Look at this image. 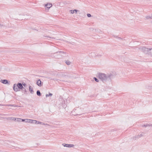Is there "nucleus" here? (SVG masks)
<instances>
[{
	"label": "nucleus",
	"instance_id": "f257e3e1",
	"mask_svg": "<svg viewBox=\"0 0 152 152\" xmlns=\"http://www.w3.org/2000/svg\"><path fill=\"white\" fill-rule=\"evenodd\" d=\"M99 77L102 81L110 79V75H107L103 73H99L98 75Z\"/></svg>",
	"mask_w": 152,
	"mask_h": 152
},
{
	"label": "nucleus",
	"instance_id": "f03ea898",
	"mask_svg": "<svg viewBox=\"0 0 152 152\" xmlns=\"http://www.w3.org/2000/svg\"><path fill=\"white\" fill-rule=\"evenodd\" d=\"M140 50L142 51L145 54H149V49L145 47H143L140 48Z\"/></svg>",
	"mask_w": 152,
	"mask_h": 152
},
{
	"label": "nucleus",
	"instance_id": "7ed1b4c3",
	"mask_svg": "<svg viewBox=\"0 0 152 152\" xmlns=\"http://www.w3.org/2000/svg\"><path fill=\"white\" fill-rule=\"evenodd\" d=\"M62 145L65 147L70 148L73 147L74 146V145L73 144H69L66 143H63L62 144Z\"/></svg>",
	"mask_w": 152,
	"mask_h": 152
},
{
	"label": "nucleus",
	"instance_id": "20e7f679",
	"mask_svg": "<svg viewBox=\"0 0 152 152\" xmlns=\"http://www.w3.org/2000/svg\"><path fill=\"white\" fill-rule=\"evenodd\" d=\"M13 88L14 90L15 91H19V90L17 86V85L16 84H14V85Z\"/></svg>",
	"mask_w": 152,
	"mask_h": 152
},
{
	"label": "nucleus",
	"instance_id": "39448f33",
	"mask_svg": "<svg viewBox=\"0 0 152 152\" xmlns=\"http://www.w3.org/2000/svg\"><path fill=\"white\" fill-rule=\"evenodd\" d=\"M17 86L19 89H21L23 88H23V85L22 84L20 83H18L17 84Z\"/></svg>",
	"mask_w": 152,
	"mask_h": 152
},
{
	"label": "nucleus",
	"instance_id": "423d86ee",
	"mask_svg": "<svg viewBox=\"0 0 152 152\" xmlns=\"http://www.w3.org/2000/svg\"><path fill=\"white\" fill-rule=\"evenodd\" d=\"M52 6V4H51L48 3L47 4H45V7H46L48 8H50Z\"/></svg>",
	"mask_w": 152,
	"mask_h": 152
},
{
	"label": "nucleus",
	"instance_id": "0eeeda50",
	"mask_svg": "<svg viewBox=\"0 0 152 152\" xmlns=\"http://www.w3.org/2000/svg\"><path fill=\"white\" fill-rule=\"evenodd\" d=\"M79 11L77 10H70L69 11L70 12V13L71 14H73L74 12L75 13H77V12H78Z\"/></svg>",
	"mask_w": 152,
	"mask_h": 152
},
{
	"label": "nucleus",
	"instance_id": "6e6552de",
	"mask_svg": "<svg viewBox=\"0 0 152 152\" xmlns=\"http://www.w3.org/2000/svg\"><path fill=\"white\" fill-rule=\"evenodd\" d=\"M1 82L4 84H7L8 83L7 80H1Z\"/></svg>",
	"mask_w": 152,
	"mask_h": 152
},
{
	"label": "nucleus",
	"instance_id": "1a4fd4ad",
	"mask_svg": "<svg viewBox=\"0 0 152 152\" xmlns=\"http://www.w3.org/2000/svg\"><path fill=\"white\" fill-rule=\"evenodd\" d=\"M37 84L38 86H42L41 82L40 80H39L37 82Z\"/></svg>",
	"mask_w": 152,
	"mask_h": 152
},
{
	"label": "nucleus",
	"instance_id": "9d476101",
	"mask_svg": "<svg viewBox=\"0 0 152 152\" xmlns=\"http://www.w3.org/2000/svg\"><path fill=\"white\" fill-rule=\"evenodd\" d=\"M6 119L9 120H15V118L13 117L5 118Z\"/></svg>",
	"mask_w": 152,
	"mask_h": 152
},
{
	"label": "nucleus",
	"instance_id": "9b49d317",
	"mask_svg": "<svg viewBox=\"0 0 152 152\" xmlns=\"http://www.w3.org/2000/svg\"><path fill=\"white\" fill-rule=\"evenodd\" d=\"M29 90L31 94H33L34 92L33 90V88L30 86L29 87Z\"/></svg>",
	"mask_w": 152,
	"mask_h": 152
},
{
	"label": "nucleus",
	"instance_id": "f8f14e48",
	"mask_svg": "<svg viewBox=\"0 0 152 152\" xmlns=\"http://www.w3.org/2000/svg\"><path fill=\"white\" fill-rule=\"evenodd\" d=\"M143 135V134L142 133H141L137 135V136H136L135 138H138L141 137H142Z\"/></svg>",
	"mask_w": 152,
	"mask_h": 152
},
{
	"label": "nucleus",
	"instance_id": "ddd939ff",
	"mask_svg": "<svg viewBox=\"0 0 152 152\" xmlns=\"http://www.w3.org/2000/svg\"><path fill=\"white\" fill-rule=\"evenodd\" d=\"M14 144L13 142H9L8 143H7V144H8V147H11V146H12V145H13L14 144Z\"/></svg>",
	"mask_w": 152,
	"mask_h": 152
},
{
	"label": "nucleus",
	"instance_id": "4468645a",
	"mask_svg": "<svg viewBox=\"0 0 152 152\" xmlns=\"http://www.w3.org/2000/svg\"><path fill=\"white\" fill-rule=\"evenodd\" d=\"M145 18L146 19H152V15L151 16H146L145 17Z\"/></svg>",
	"mask_w": 152,
	"mask_h": 152
},
{
	"label": "nucleus",
	"instance_id": "2eb2a0df",
	"mask_svg": "<svg viewBox=\"0 0 152 152\" xmlns=\"http://www.w3.org/2000/svg\"><path fill=\"white\" fill-rule=\"evenodd\" d=\"M7 106L11 107H19V106L15 105L13 104H7Z\"/></svg>",
	"mask_w": 152,
	"mask_h": 152
},
{
	"label": "nucleus",
	"instance_id": "dca6fc26",
	"mask_svg": "<svg viewBox=\"0 0 152 152\" xmlns=\"http://www.w3.org/2000/svg\"><path fill=\"white\" fill-rule=\"evenodd\" d=\"M21 120L22 119L21 118H15V121H16L18 122H20L21 121Z\"/></svg>",
	"mask_w": 152,
	"mask_h": 152
},
{
	"label": "nucleus",
	"instance_id": "f3484780",
	"mask_svg": "<svg viewBox=\"0 0 152 152\" xmlns=\"http://www.w3.org/2000/svg\"><path fill=\"white\" fill-rule=\"evenodd\" d=\"M150 126H152V124H146L145 125H143L142 126L145 127Z\"/></svg>",
	"mask_w": 152,
	"mask_h": 152
},
{
	"label": "nucleus",
	"instance_id": "a211bd4d",
	"mask_svg": "<svg viewBox=\"0 0 152 152\" xmlns=\"http://www.w3.org/2000/svg\"><path fill=\"white\" fill-rule=\"evenodd\" d=\"M102 55L103 54L102 53L99 54H97L96 55V57H100L102 56Z\"/></svg>",
	"mask_w": 152,
	"mask_h": 152
},
{
	"label": "nucleus",
	"instance_id": "6ab92c4d",
	"mask_svg": "<svg viewBox=\"0 0 152 152\" xmlns=\"http://www.w3.org/2000/svg\"><path fill=\"white\" fill-rule=\"evenodd\" d=\"M36 124H42V125H45V124H44L43 122H40L39 121H37V122L36 123Z\"/></svg>",
	"mask_w": 152,
	"mask_h": 152
},
{
	"label": "nucleus",
	"instance_id": "aec40b11",
	"mask_svg": "<svg viewBox=\"0 0 152 152\" xmlns=\"http://www.w3.org/2000/svg\"><path fill=\"white\" fill-rule=\"evenodd\" d=\"M31 120L29 119H26V122L31 123Z\"/></svg>",
	"mask_w": 152,
	"mask_h": 152
},
{
	"label": "nucleus",
	"instance_id": "412c9836",
	"mask_svg": "<svg viewBox=\"0 0 152 152\" xmlns=\"http://www.w3.org/2000/svg\"><path fill=\"white\" fill-rule=\"evenodd\" d=\"M37 94L38 96H40L41 95L40 92L39 90H37Z\"/></svg>",
	"mask_w": 152,
	"mask_h": 152
},
{
	"label": "nucleus",
	"instance_id": "4be33fe9",
	"mask_svg": "<svg viewBox=\"0 0 152 152\" xmlns=\"http://www.w3.org/2000/svg\"><path fill=\"white\" fill-rule=\"evenodd\" d=\"M70 62L68 60L66 61V63L67 65H69L70 64Z\"/></svg>",
	"mask_w": 152,
	"mask_h": 152
},
{
	"label": "nucleus",
	"instance_id": "5701e85b",
	"mask_svg": "<svg viewBox=\"0 0 152 152\" xmlns=\"http://www.w3.org/2000/svg\"><path fill=\"white\" fill-rule=\"evenodd\" d=\"M31 123H33V124H36V123L37 122V121L35 120H31Z\"/></svg>",
	"mask_w": 152,
	"mask_h": 152
},
{
	"label": "nucleus",
	"instance_id": "b1692460",
	"mask_svg": "<svg viewBox=\"0 0 152 152\" xmlns=\"http://www.w3.org/2000/svg\"><path fill=\"white\" fill-rule=\"evenodd\" d=\"M52 95H53V94H52L50 93L48 94H46V97H47L49 96H52Z\"/></svg>",
	"mask_w": 152,
	"mask_h": 152
},
{
	"label": "nucleus",
	"instance_id": "393cba45",
	"mask_svg": "<svg viewBox=\"0 0 152 152\" xmlns=\"http://www.w3.org/2000/svg\"><path fill=\"white\" fill-rule=\"evenodd\" d=\"M149 53L151 54H152V48L149 49Z\"/></svg>",
	"mask_w": 152,
	"mask_h": 152
},
{
	"label": "nucleus",
	"instance_id": "a878e982",
	"mask_svg": "<svg viewBox=\"0 0 152 152\" xmlns=\"http://www.w3.org/2000/svg\"><path fill=\"white\" fill-rule=\"evenodd\" d=\"M95 80L96 81V82H99V80L98 79H97V78H96V77H94V78Z\"/></svg>",
	"mask_w": 152,
	"mask_h": 152
},
{
	"label": "nucleus",
	"instance_id": "bb28decb",
	"mask_svg": "<svg viewBox=\"0 0 152 152\" xmlns=\"http://www.w3.org/2000/svg\"><path fill=\"white\" fill-rule=\"evenodd\" d=\"M87 15L88 17H91V15L90 14L88 13L87 14Z\"/></svg>",
	"mask_w": 152,
	"mask_h": 152
},
{
	"label": "nucleus",
	"instance_id": "cd10ccee",
	"mask_svg": "<svg viewBox=\"0 0 152 152\" xmlns=\"http://www.w3.org/2000/svg\"><path fill=\"white\" fill-rule=\"evenodd\" d=\"M26 121V119H22V120H21V121H23V122L24 121Z\"/></svg>",
	"mask_w": 152,
	"mask_h": 152
},
{
	"label": "nucleus",
	"instance_id": "c85d7f7f",
	"mask_svg": "<svg viewBox=\"0 0 152 152\" xmlns=\"http://www.w3.org/2000/svg\"><path fill=\"white\" fill-rule=\"evenodd\" d=\"M23 86H25H25H26V83H24V84H23Z\"/></svg>",
	"mask_w": 152,
	"mask_h": 152
},
{
	"label": "nucleus",
	"instance_id": "c756f323",
	"mask_svg": "<svg viewBox=\"0 0 152 152\" xmlns=\"http://www.w3.org/2000/svg\"><path fill=\"white\" fill-rule=\"evenodd\" d=\"M59 53H63L64 54V52H62V51H59Z\"/></svg>",
	"mask_w": 152,
	"mask_h": 152
},
{
	"label": "nucleus",
	"instance_id": "7c9ffc66",
	"mask_svg": "<svg viewBox=\"0 0 152 152\" xmlns=\"http://www.w3.org/2000/svg\"><path fill=\"white\" fill-rule=\"evenodd\" d=\"M118 39H121V38L120 37H118Z\"/></svg>",
	"mask_w": 152,
	"mask_h": 152
},
{
	"label": "nucleus",
	"instance_id": "2f4dec72",
	"mask_svg": "<svg viewBox=\"0 0 152 152\" xmlns=\"http://www.w3.org/2000/svg\"><path fill=\"white\" fill-rule=\"evenodd\" d=\"M25 92H26V89H25Z\"/></svg>",
	"mask_w": 152,
	"mask_h": 152
},
{
	"label": "nucleus",
	"instance_id": "473e14b6",
	"mask_svg": "<svg viewBox=\"0 0 152 152\" xmlns=\"http://www.w3.org/2000/svg\"><path fill=\"white\" fill-rule=\"evenodd\" d=\"M151 23L152 24V21H151Z\"/></svg>",
	"mask_w": 152,
	"mask_h": 152
},
{
	"label": "nucleus",
	"instance_id": "72a5a7b5",
	"mask_svg": "<svg viewBox=\"0 0 152 152\" xmlns=\"http://www.w3.org/2000/svg\"><path fill=\"white\" fill-rule=\"evenodd\" d=\"M114 37H116V36H114Z\"/></svg>",
	"mask_w": 152,
	"mask_h": 152
}]
</instances>
